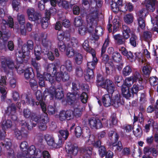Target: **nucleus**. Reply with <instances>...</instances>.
Here are the masks:
<instances>
[{"label":"nucleus","instance_id":"f257e3e1","mask_svg":"<svg viewBox=\"0 0 158 158\" xmlns=\"http://www.w3.org/2000/svg\"><path fill=\"white\" fill-rule=\"evenodd\" d=\"M98 10L96 7L91 8L90 13L86 16V20L87 23L86 30L89 33H92L94 31V26L97 25V19H98Z\"/></svg>","mask_w":158,"mask_h":158},{"label":"nucleus","instance_id":"f03ea898","mask_svg":"<svg viewBox=\"0 0 158 158\" xmlns=\"http://www.w3.org/2000/svg\"><path fill=\"white\" fill-rule=\"evenodd\" d=\"M44 95L45 97L50 95L51 97L55 96L58 99L60 100L64 97V91L62 87L59 86L56 88V85L51 86L49 89L46 88L43 92Z\"/></svg>","mask_w":158,"mask_h":158},{"label":"nucleus","instance_id":"7ed1b4c3","mask_svg":"<svg viewBox=\"0 0 158 158\" xmlns=\"http://www.w3.org/2000/svg\"><path fill=\"white\" fill-rule=\"evenodd\" d=\"M15 54L16 56V65H15L14 68L16 69L17 72L19 74H21L25 71V70L23 68L24 66L23 63H26L28 61V58L25 57L24 55L23 56V53H21L20 51L17 50Z\"/></svg>","mask_w":158,"mask_h":158},{"label":"nucleus","instance_id":"20e7f679","mask_svg":"<svg viewBox=\"0 0 158 158\" xmlns=\"http://www.w3.org/2000/svg\"><path fill=\"white\" fill-rule=\"evenodd\" d=\"M21 129L20 131L16 129L15 131V134L18 139H21L22 138H26L28 135V131L25 129L26 127L28 130H31L32 126L27 123L25 120H22L20 123Z\"/></svg>","mask_w":158,"mask_h":158},{"label":"nucleus","instance_id":"39448f33","mask_svg":"<svg viewBox=\"0 0 158 158\" xmlns=\"http://www.w3.org/2000/svg\"><path fill=\"white\" fill-rule=\"evenodd\" d=\"M39 155L41 156L40 151L39 149H36L34 145H31L29 147L28 150H25L23 152L18 153L17 156L18 158H27L30 155H34V156H37Z\"/></svg>","mask_w":158,"mask_h":158},{"label":"nucleus","instance_id":"423d86ee","mask_svg":"<svg viewBox=\"0 0 158 158\" xmlns=\"http://www.w3.org/2000/svg\"><path fill=\"white\" fill-rule=\"evenodd\" d=\"M44 138L47 144L52 148H58L62 146V139L60 137H59L57 143H56L55 138L52 135L46 134L44 135Z\"/></svg>","mask_w":158,"mask_h":158},{"label":"nucleus","instance_id":"0eeeda50","mask_svg":"<svg viewBox=\"0 0 158 158\" xmlns=\"http://www.w3.org/2000/svg\"><path fill=\"white\" fill-rule=\"evenodd\" d=\"M15 67L13 61L10 59L5 58L1 61V69L4 73L9 74L10 70H13Z\"/></svg>","mask_w":158,"mask_h":158},{"label":"nucleus","instance_id":"6e6552de","mask_svg":"<svg viewBox=\"0 0 158 158\" xmlns=\"http://www.w3.org/2000/svg\"><path fill=\"white\" fill-rule=\"evenodd\" d=\"M26 12L28 19L30 21L39 23V21L41 17V15L40 13L36 11L33 8L27 9Z\"/></svg>","mask_w":158,"mask_h":158},{"label":"nucleus","instance_id":"1a4fd4ad","mask_svg":"<svg viewBox=\"0 0 158 158\" xmlns=\"http://www.w3.org/2000/svg\"><path fill=\"white\" fill-rule=\"evenodd\" d=\"M69 75L65 70L64 66L61 65L60 67V73H58L55 77L56 81L60 82L61 80L63 82L68 81L70 79Z\"/></svg>","mask_w":158,"mask_h":158},{"label":"nucleus","instance_id":"9d476101","mask_svg":"<svg viewBox=\"0 0 158 158\" xmlns=\"http://www.w3.org/2000/svg\"><path fill=\"white\" fill-rule=\"evenodd\" d=\"M88 125L92 129H98L103 127L101 120L96 117H91L88 118Z\"/></svg>","mask_w":158,"mask_h":158},{"label":"nucleus","instance_id":"9b49d317","mask_svg":"<svg viewBox=\"0 0 158 158\" xmlns=\"http://www.w3.org/2000/svg\"><path fill=\"white\" fill-rule=\"evenodd\" d=\"M79 97L73 92L67 93L66 95V104L70 105L73 108L76 107V105L79 104Z\"/></svg>","mask_w":158,"mask_h":158},{"label":"nucleus","instance_id":"f8f14e48","mask_svg":"<svg viewBox=\"0 0 158 158\" xmlns=\"http://www.w3.org/2000/svg\"><path fill=\"white\" fill-rule=\"evenodd\" d=\"M34 47V43L33 41L31 40H28L26 44H24L22 47L21 49L18 48L15 51V54H16V51L17 50L20 51L22 53L23 56L24 55L25 57H26V55L29 54L30 50L33 49Z\"/></svg>","mask_w":158,"mask_h":158},{"label":"nucleus","instance_id":"ddd939ff","mask_svg":"<svg viewBox=\"0 0 158 158\" xmlns=\"http://www.w3.org/2000/svg\"><path fill=\"white\" fill-rule=\"evenodd\" d=\"M124 101L122 96L117 92L114 96L112 94V106L117 108L121 106L124 105Z\"/></svg>","mask_w":158,"mask_h":158},{"label":"nucleus","instance_id":"4468645a","mask_svg":"<svg viewBox=\"0 0 158 158\" xmlns=\"http://www.w3.org/2000/svg\"><path fill=\"white\" fill-rule=\"evenodd\" d=\"M1 145L4 147L6 148L7 150V156L10 158H14L15 156L14 152L13 149L11 148V143L10 139H5L1 142Z\"/></svg>","mask_w":158,"mask_h":158},{"label":"nucleus","instance_id":"2eb2a0df","mask_svg":"<svg viewBox=\"0 0 158 158\" xmlns=\"http://www.w3.org/2000/svg\"><path fill=\"white\" fill-rule=\"evenodd\" d=\"M21 102L23 105L27 103L28 105L32 106L39 105V103L38 102H35V100L32 98H29L28 95L26 93L23 94L21 95Z\"/></svg>","mask_w":158,"mask_h":158},{"label":"nucleus","instance_id":"dca6fc26","mask_svg":"<svg viewBox=\"0 0 158 158\" xmlns=\"http://www.w3.org/2000/svg\"><path fill=\"white\" fill-rule=\"evenodd\" d=\"M102 88L105 89L109 94H113L115 89L114 83L112 80L106 79L105 80L104 84Z\"/></svg>","mask_w":158,"mask_h":158},{"label":"nucleus","instance_id":"f3484780","mask_svg":"<svg viewBox=\"0 0 158 158\" xmlns=\"http://www.w3.org/2000/svg\"><path fill=\"white\" fill-rule=\"evenodd\" d=\"M35 95L37 100L39 101V102H38L40 104L42 111L44 112L47 111L46 105L44 102L43 101V97H46L44 96L43 94V96L42 93L40 90H37L35 92Z\"/></svg>","mask_w":158,"mask_h":158},{"label":"nucleus","instance_id":"a211bd4d","mask_svg":"<svg viewBox=\"0 0 158 158\" xmlns=\"http://www.w3.org/2000/svg\"><path fill=\"white\" fill-rule=\"evenodd\" d=\"M66 149H67L68 153L70 155H76L79 151V148L76 144L68 143L66 146Z\"/></svg>","mask_w":158,"mask_h":158},{"label":"nucleus","instance_id":"6ab92c4d","mask_svg":"<svg viewBox=\"0 0 158 158\" xmlns=\"http://www.w3.org/2000/svg\"><path fill=\"white\" fill-rule=\"evenodd\" d=\"M92 148L90 147H82L79 151L82 156V158H91L92 153Z\"/></svg>","mask_w":158,"mask_h":158},{"label":"nucleus","instance_id":"aec40b11","mask_svg":"<svg viewBox=\"0 0 158 158\" xmlns=\"http://www.w3.org/2000/svg\"><path fill=\"white\" fill-rule=\"evenodd\" d=\"M84 78L87 82H92L95 78L94 70L86 69L84 74Z\"/></svg>","mask_w":158,"mask_h":158},{"label":"nucleus","instance_id":"412c9836","mask_svg":"<svg viewBox=\"0 0 158 158\" xmlns=\"http://www.w3.org/2000/svg\"><path fill=\"white\" fill-rule=\"evenodd\" d=\"M16 110V107L15 104L14 103H12L10 105L7 107V110L6 111V113H7V111H9V115H10L12 119L14 120H15L17 119V117L15 115Z\"/></svg>","mask_w":158,"mask_h":158},{"label":"nucleus","instance_id":"4be33fe9","mask_svg":"<svg viewBox=\"0 0 158 158\" xmlns=\"http://www.w3.org/2000/svg\"><path fill=\"white\" fill-rule=\"evenodd\" d=\"M41 43L44 48L51 47L52 43L50 40L47 39V34L44 32L41 34Z\"/></svg>","mask_w":158,"mask_h":158},{"label":"nucleus","instance_id":"5701e85b","mask_svg":"<svg viewBox=\"0 0 158 158\" xmlns=\"http://www.w3.org/2000/svg\"><path fill=\"white\" fill-rule=\"evenodd\" d=\"M110 94H106L102 97V101L104 107H108L112 106V95Z\"/></svg>","mask_w":158,"mask_h":158},{"label":"nucleus","instance_id":"b1692460","mask_svg":"<svg viewBox=\"0 0 158 158\" xmlns=\"http://www.w3.org/2000/svg\"><path fill=\"white\" fill-rule=\"evenodd\" d=\"M122 94L124 97L127 99H129L131 97L132 95L131 94V90L130 87L123 83L121 86Z\"/></svg>","mask_w":158,"mask_h":158},{"label":"nucleus","instance_id":"393cba45","mask_svg":"<svg viewBox=\"0 0 158 158\" xmlns=\"http://www.w3.org/2000/svg\"><path fill=\"white\" fill-rule=\"evenodd\" d=\"M108 136L110 139L112 141L113 145H116V142L118 141L119 137V135L114 131H111L109 132Z\"/></svg>","mask_w":158,"mask_h":158},{"label":"nucleus","instance_id":"a878e982","mask_svg":"<svg viewBox=\"0 0 158 158\" xmlns=\"http://www.w3.org/2000/svg\"><path fill=\"white\" fill-rule=\"evenodd\" d=\"M123 0H118L117 2L112 1L110 4L111 10L114 12L117 13L119 10L120 6H122Z\"/></svg>","mask_w":158,"mask_h":158},{"label":"nucleus","instance_id":"bb28decb","mask_svg":"<svg viewBox=\"0 0 158 158\" xmlns=\"http://www.w3.org/2000/svg\"><path fill=\"white\" fill-rule=\"evenodd\" d=\"M58 5L60 7L64 8L68 11H69L72 10L73 4L69 3V2L65 0H60L58 2Z\"/></svg>","mask_w":158,"mask_h":158},{"label":"nucleus","instance_id":"cd10ccee","mask_svg":"<svg viewBox=\"0 0 158 158\" xmlns=\"http://www.w3.org/2000/svg\"><path fill=\"white\" fill-rule=\"evenodd\" d=\"M143 89L144 86L142 84H135L132 88L131 89V97H133L134 94H137L139 91L143 90Z\"/></svg>","mask_w":158,"mask_h":158},{"label":"nucleus","instance_id":"c85d7f7f","mask_svg":"<svg viewBox=\"0 0 158 158\" xmlns=\"http://www.w3.org/2000/svg\"><path fill=\"white\" fill-rule=\"evenodd\" d=\"M24 76L25 79L29 80L34 78V74L31 68L29 67L26 69L24 72Z\"/></svg>","mask_w":158,"mask_h":158},{"label":"nucleus","instance_id":"c756f323","mask_svg":"<svg viewBox=\"0 0 158 158\" xmlns=\"http://www.w3.org/2000/svg\"><path fill=\"white\" fill-rule=\"evenodd\" d=\"M42 74L44 76V78L46 81H48L51 85V86L55 85H56V79L51 76V73L43 72Z\"/></svg>","mask_w":158,"mask_h":158},{"label":"nucleus","instance_id":"7c9ffc66","mask_svg":"<svg viewBox=\"0 0 158 158\" xmlns=\"http://www.w3.org/2000/svg\"><path fill=\"white\" fill-rule=\"evenodd\" d=\"M121 50L123 55L126 56L131 61H132L134 59V56L131 51H128L126 48L124 47H121Z\"/></svg>","mask_w":158,"mask_h":158},{"label":"nucleus","instance_id":"2f4dec72","mask_svg":"<svg viewBox=\"0 0 158 158\" xmlns=\"http://www.w3.org/2000/svg\"><path fill=\"white\" fill-rule=\"evenodd\" d=\"M34 52L35 58L31 59H35L37 60H39L41 59L42 49L39 45L35 47L34 48Z\"/></svg>","mask_w":158,"mask_h":158},{"label":"nucleus","instance_id":"473e14b6","mask_svg":"<svg viewBox=\"0 0 158 158\" xmlns=\"http://www.w3.org/2000/svg\"><path fill=\"white\" fill-rule=\"evenodd\" d=\"M122 34L123 38L125 39H128L130 37L131 30L129 27L125 25H123Z\"/></svg>","mask_w":158,"mask_h":158},{"label":"nucleus","instance_id":"72a5a7b5","mask_svg":"<svg viewBox=\"0 0 158 158\" xmlns=\"http://www.w3.org/2000/svg\"><path fill=\"white\" fill-rule=\"evenodd\" d=\"M129 44L132 47H135L138 44V37L134 33H131L130 37H129Z\"/></svg>","mask_w":158,"mask_h":158},{"label":"nucleus","instance_id":"f704fd0d","mask_svg":"<svg viewBox=\"0 0 158 158\" xmlns=\"http://www.w3.org/2000/svg\"><path fill=\"white\" fill-rule=\"evenodd\" d=\"M35 59H31V64L34 69L35 70L36 75L43 73V72L41 70L40 64L36 62Z\"/></svg>","mask_w":158,"mask_h":158},{"label":"nucleus","instance_id":"c9c22d12","mask_svg":"<svg viewBox=\"0 0 158 158\" xmlns=\"http://www.w3.org/2000/svg\"><path fill=\"white\" fill-rule=\"evenodd\" d=\"M156 0H148L146 2V7L148 10L152 12L155 10Z\"/></svg>","mask_w":158,"mask_h":158},{"label":"nucleus","instance_id":"e433bc0d","mask_svg":"<svg viewBox=\"0 0 158 158\" xmlns=\"http://www.w3.org/2000/svg\"><path fill=\"white\" fill-rule=\"evenodd\" d=\"M47 70L49 73L56 76L58 73L57 72L56 67L54 64H48L47 66Z\"/></svg>","mask_w":158,"mask_h":158},{"label":"nucleus","instance_id":"4c0bfd02","mask_svg":"<svg viewBox=\"0 0 158 158\" xmlns=\"http://www.w3.org/2000/svg\"><path fill=\"white\" fill-rule=\"evenodd\" d=\"M143 11H140L139 14V17L137 19L138 24L139 27L141 29L144 28L145 27L144 18L143 15Z\"/></svg>","mask_w":158,"mask_h":158},{"label":"nucleus","instance_id":"58836bf2","mask_svg":"<svg viewBox=\"0 0 158 158\" xmlns=\"http://www.w3.org/2000/svg\"><path fill=\"white\" fill-rule=\"evenodd\" d=\"M114 38L116 41V43L118 45L123 44H125V40L123 38V36L118 34L114 35Z\"/></svg>","mask_w":158,"mask_h":158},{"label":"nucleus","instance_id":"ea45409f","mask_svg":"<svg viewBox=\"0 0 158 158\" xmlns=\"http://www.w3.org/2000/svg\"><path fill=\"white\" fill-rule=\"evenodd\" d=\"M105 80L101 74H98L96 82L97 86L98 87H101L102 88L104 84Z\"/></svg>","mask_w":158,"mask_h":158},{"label":"nucleus","instance_id":"a19ab883","mask_svg":"<svg viewBox=\"0 0 158 158\" xmlns=\"http://www.w3.org/2000/svg\"><path fill=\"white\" fill-rule=\"evenodd\" d=\"M56 9L54 7H50L49 10H47L45 13V16L48 19H50L51 15H54L56 13Z\"/></svg>","mask_w":158,"mask_h":158},{"label":"nucleus","instance_id":"79ce46f5","mask_svg":"<svg viewBox=\"0 0 158 158\" xmlns=\"http://www.w3.org/2000/svg\"><path fill=\"white\" fill-rule=\"evenodd\" d=\"M132 71V67L128 65L123 68L122 71V74L123 76L126 77L130 75Z\"/></svg>","mask_w":158,"mask_h":158},{"label":"nucleus","instance_id":"37998d69","mask_svg":"<svg viewBox=\"0 0 158 158\" xmlns=\"http://www.w3.org/2000/svg\"><path fill=\"white\" fill-rule=\"evenodd\" d=\"M12 124V122L10 120H3L1 124L2 129L5 131L6 129L10 128L11 127Z\"/></svg>","mask_w":158,"mask_h":158},{"label":"nucleus","instance_id":"c03bdc74","mask_svg":"<svg viewBox=\"0 0 158 158\" xmlns=\"http://www.w3.org/2000/svg\"><path fill=\"white\" fill-rule=\"evenodd\" d=\"M81 89L80 85H78L75 82L72 83V91L79 96V93H80Z\"/></svg>","mask_w":158,"mask_h":158},{"label":"nucleus","instance_id":"a18cd8bd","mask_svg":"<svg viewBox=\"0 0 158 158\" xmlns=\"http://www.w3.org/2000/svg\"><path fill=\"white\" fill-rule=\"evenodd\" d=\"M50 19H48L46 18V16L44 17L43 18H41L40 19L39 23H37L38 24H41V26L42 28L44 29H45L48 27V21Z\"/></svg>","mask_w":158,"mask_h":158},{"label":"nucleus","instance_id":"49530a36","mask_svg":"<svg viewBox=\"0 0 158 158\" xmlns=\"http://www.w3.org/2000/svg\"><path fill=\"white\" fill-rule=\"evenodd\" d=\"M98 61V59H92V61L88 62L87 64V69L94 70L95 66L97 65Z\"/></svg>","mask_w":158,"mask_h":158},{"label":"nucleus","instance_id":"de8ad7c7","mask_svg":"<svg viewBox=\"0 0 158 158\" xmlns=\"http://www.w3.org/2000/svg\"><path fill=\"white\" fill-rule=\"evenodd\" d=\"M79 104L76 105V107L73 108L74 109V114L77 117H80L82 114V108L80 107Z\"/></svg>","mask_w":158,"mask_h":158},{"label":"nucleus","instance_id":"09e8293b","mask_svg":"<svg viewBox=\"0 0 158 158\" xmlns=\"http://www.w3.org/2000/svg\"><path fill=\"white\" fill-rule=\"evenodd\" d=\"M132 77H133V81L134 82H136L137 81L139 84H142L143 82V79L141 77V76L139 73L136 71L133 74Z\"/></svg>","mask_w":158,"mask_h":158},{"label":"nucleus","instance_id":"8fccbe9b","mask_svg":"<svg viewBox=\"0 0 158 158\" xmlns=\"http://www.w3.org/2000/svg\"><path fill=\"white\" fill-rule=\"evenodd\" d=\"M74 60L77 65L81 64L83 61V56L81 54L77 52L74 56Z\"/></svg>","mask_w":158,"mask_h":158},{"label":"nucleus","instance_id":"3c124183","mask_svg":"<svg viewBox=\"0 0 158 158\" xmlns=\"http://www.w3.org/2000/svg\"><path fill=\"white\" fill-rule=\"evenodd\" d=\"M10 36V35L8 31H0V39L2 40L4 42L7 41Z\"/></svg>","mask_w":158,"mask_h":158},{"label":"nucleus","instance_id":"603ef678","mask_svg":"<svg viewBox=\"0 0 158 158\" xmlns=\"http://www.w3.org/2000/svg\"><path fill=\"white\" fill-rule=\"evenodd\" d=\"M46 112H43L44 113L40 115V123L47 124L49 122V118Z\"/></svg>","mask_w":158,"mask_h":158},{"label":"nucleus","instance_id":"864d4df0","mask_svg":"<svg viewBox=\"0 0 158 158\" xmlns=\"http://www.w3.org/2000/svg\"><path fill=\"white\" fill-rule=\"evenodd\" d=\"M112 58L114 62L119 63L122 60V57L120 53L118 52H116L113 54L112 56Z\"/></svg>","mask_w":158,"mask_h":158},{"label":"nucleus","instance_id":"5fc2aeb1","mask_svg":"<svg viewBox=\"0 0 158 158\" xmlns=\"http://www.w3.org/2000/svg\"><path fill=\"white\" fill-rule=\"evenodd\" d=\"M37 79L39 80L38 84L39 86L41 88L45 87V79L42 73L38 74L36 75Z\"/></svg>","mask_w":158,"mask_h":158},{"label":"nucleus","instance_id":"6e6d98bb","mask_svg":"<svg viewBox=\"0 0 158 158\" xmlns=\"http://www.w3.org/2000/svg\"><path fill=\"white\" fill-rule=\"evenodd\" d=\"M65 67V70L69 72H70L73 71V65L71 61L69 60H66L64 64V65H63Z\"/></svg>","mask_w":158,"mask_h":158},{"label":"nucleus","instance_id":"4d7b16f0","mask_svg":"<svg viewBox=\"0 0 158 158\" xmlns=\"http://www.w3.org/2000/svg\"><path fill=\"white\" fill-rule=\"evenodd\" d=\"M65 51L66 55L69 58L74 56L77 52L71 47H67Z\"/></svg>","mask_w":158,"mask_h":158},{"label":"nucleus","instance_id":"13d9d810","mask_svg":"<svg viewBox=\"0 0 158 158\" xmlns=\"http://www.w3.org/2000/svg\"><path fill=\"white\" fill-rule=\"evenodd\" d=\"M81 92L79 93V100H81V102L83 103H86L88 98V94L86 92H83L81 94Z\"/></svg>","mask_w":158,"mask_h":158},{"label":"nucleus","instance_id":"bf43d9fd","mask_svg":"<svg viewBox=\"0 0 158 158\" xmlns=\"http://www.w3.org/2000/svg\"><path fill=\"white\" fill-rule=\"evenodd\" d=\"M123 80L122 77L120 76L116 75L114 77V83L118 87H121Z\"/></svg>","mask_w":158,"mask_h":158},{"label":"nucleus","instance_id":"052dcab7","mask_svg":"<svg viewBox=\"0 0 158 158\" xmlns=\"http://www.w3.org/2000/svg\"><path fill=\"white\" fill-rule=\"evenodd\" d=\"M59 132L60 134V135H59L60 136L59 137L61 138L62 139H64V140H66L68 138L69 133V131L67 130H60Z\"/></svg>","mask_w":158,"mask_h":158},{"label":"nucleus","instance_id":"680f3d73","mask_svg":"<svg viewBox=\"0 0 158 158\" xmlns=\"http://www.w3.org/2000/svg\"><path fill=\"white\" fill-rule=\"evenodd\" d=\"M83 21L81 17L77 16L76 17L73 22L74 25L76 27H79L82 25Z\"/></svg>","mask_w":158,"mask_h":158},{"label":"nucleus","instance_id":"e2e57ef3","mask_svg":"<svg viewBox=\"0 0 158 158\" xmlns=\"http://www.w3.org/2000/svg\"><path fill=\"white\" fill-rule=\"evenodd\" d=\"M134 17L132 14H128L126 15L124 17V22L128 24L132 23L133 21Z\"/></svg>","mask_w":158,"mask_h":158},{"label":"nucleus","instance_id":"0e129e2a","mask_svg":"<svg viewBox=\"0 0 158 158\" xmlns=\"http://www.w3.org/2000/svg\"><path fill=\"white\" fill-rule=\"evenodd\" d=\"M113 63L112 62L107 63L105 64L106 72L108 75L110 74L113 69Z\"/></svg>","mask_w":158,"mask_h":158},{"label":"nucleus","instance_id":"69168bd1","mask_svg":"<svg viewBox=\"0 0 158 158\" xmlns=\"http://www.w3.org/2000/svg\"><path fill=\"white\" fill-rule=\"evenodd\" d=\"M29 84L32 89L34 91L37 90L38 87L37 81L33 78L29 80Z\"/></svg>","mask_w":158,"mask_h":158},{"label":"nucleus","instance_id":"338daca9","mask_svg":"<svg viewBox=\"0 0 158 158\" xmlns=\"http://www.w3.org/2000/svg\"><path fill=\"white\" fill-rule=\"evenodd\" d=\"M66 120H70L73 119L74 117L73 111L70 110H69L65 111Z\"/></svg>","mask_w":158,"mask_h":158},{"label":"nucleus","instance_id":"774afa93","mask_svg":"<svg viewBox=\"0 0 158 158\" xmlns=\"http://www.w3.org/2000/svg\"><path fill=\"white\" fill-rule=\"evenodd\" d=\"M72 9L74 15H78L79 14L80 12V8L78 6L73 4Z\"/></svg>","mask_w":158,"mask_h":158}]
</instances>
